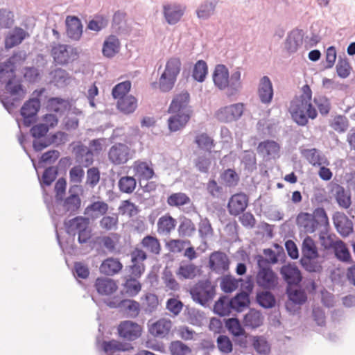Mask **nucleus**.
Returning a JSON list of instances; mask_svg holds the SVG:
<instances>
[{"instance_id":"obj_44","label":"nucleus","mask_w":355,"mask_h":355,"mask_svg":"<svg viewBox=\"0 0 355 355\" xmlns=\"http://www.w3.org/2000/svg\"><path fill=\"white\" fill-rule=\"evenodd\" d=\"M334 250L335 256L338 260L346 263H349L351 261L350 252L343 241L340 239L336 240Z\"/></svg>"},{"instance_id":"obj_48","label":"nucleus","mask_w":355,"mask_h":355,"mask_svg":"<svg viewBox=\"0 0 355 355\" xmlns=\"http://www.w3.org/2000/svg\"><path fill=\"white\" fill-rule=\"evenodd\" d=\"M125 294L129 297L136 296L141 289L140 282L135 277L127 279L123 284Z\"/></svg>"},{"instance_id":"obj_18","label":"nucleus","mask_w":355,"mask_h":355,"mask_svg":"<svg viewBox=\"0 0 355 355\" xmlns=\"http://www.w3.org/2000/svg\"><path fill=\"white\" fill-rule=\"evenodd\" d=\"M333 222L337 232L343 237L348 236L353 232V223L344 213H335Z\"/></svg>"},{"instance_id":"obj_29","label":"nucleus","mask_w":355,"mask_h":355,"mask_svg":"<svg viewBox=\"0 0 355 355\" xmlns=\"http://www.w3.org/2000/svg\"><path fill=\"white\" fill-rule=\"evenodd\" d=\"M263 319L260 311L251 309L244 316L243 324L248 328L256 329L262 325Z\"/></svg>"},{"instance_id":"obj_23","label":"nucleus","mask_w":355,"mask_h":355,"mask_svg":"<svg viewBox=\"0 0 355 355\" xmlns=\"http://www.w3.org/2000/svg\"><path fill=\"white\" fill-rule=\"evenodd\" d=\"M280 273L288 284H297L302 281V275L297 266L288 264L283 266Z\"/></svg>"},{"instance_id":"obj_30","label":"nucleus","mask_w":355,"mask_h":355,"mask_svg":"<svg viewBox=\"0 0 355 355\" xmlns=\"http://www.w3.org/2000/svg\"><path fill=\"white\" fill-rule=\"evenodd\" d=\"M122 263L115 258H108L100 266V271L106 275H114L122 269Z\"/></svg>"},{"instance_id":"obj_43","label":"nucleus","mask_w":355,"mask_h":355,"mask_svg":"<svg viewBox=\"0 0 355 355\" xmlns=\"http://www.w3.org/2000/svg\"><path fill=\"white\" fill-rule=\"evenodd\" d=\"M195 143L200 150L205 152L211 153L212 148L214 147V139L206 133L196 135Z\"/></svg>"},{"instance_id":"obj_13","label":"nucleus","mask_w":355,"mask_h":355,"mask_svg":"<svg viewBox=\"0 0 355 355\" xmlns=\"http://www.w3.org/2000/svg\"><path fill=\"white\" fill-rule=\"evenodd\" d=\"M119 336L128 341H133L139 338L142 332L141 325L130 320L122 321L118 327Z\"/></svg>"},{"instance_id":"obj_54","label":"nucleus","mask_w":355,"mask_h":355,"mask_svg":"<svg viewBox=\"0 0 355 355\" xmlns=\"http://www.w3.org/2000/svg\"><path fill=\"white\" fill-rule=\"evenodd\" d=\"M229 304H230V300H228L226 297H220L214 304V312L220 316L228 315L232 310Z\"/></svg>"},{"instance_id":"obj_59","label":"nucleus","mask_w":355,"mask_h":355,"mask_svg":"<svg viewBox=\"0 0 355 355\" xmlns=\"http://www.w3.org/2000/svg\"><path fill=\"white\" fill-rule=\"evenodd\" d=\"M131 88V83L128 80L120 83L115 85L112 92L114 98L120 99V98L126 97V94Z\"/></svg>"},{"instance_id":"obj_25","label":"nucleus","mask_w":355,"mask_h":355,"mask_svg":"<svg viewBox=\"0 0 355 355\" xmlns=\"http://www.w3.org/2000/svg\"><path fill=\"white\" fill-rule=\"evenodd\" d=\"M121 43L119 38L114 35H109L104 41L103 44V55L107 58L114 57L120 51Z\"/></svg>"},{"instance_id":"obj_36","label":"nucleus","mask_w":355,"mask_h":355,"mask_svg":"<svg viewBox=\"0 0 355 355\" xmlns=\"http://www.w3.org/2000/svg\"><path fill=\"white\" fill-rule=\"evenodd\" d=\"M280 150L279 144L273 140H266L259 143L257 152L261 155H275Z\"/></svg>"},{"instance_id":"obj_62","label":"nucleus","mask_w":355,"mask_h":355,"mask_svg":"<svg viewBox=\"0 0 355 355\" xmlns=\"http://www.w3.org/2000/svg\"><path fill=\"white\" fill-rule=\"evenodd\" d=\"M109 206L104 201H95L89 205L85 209V214L90 212L98 213L99 216H104L108 211Z\"/></svg>"},{"instance_id":"obj_11","label":"nucleus","mask_w":355,"mask_h":355,"mask_svg":"<svg viewBox=\"0 0 355 355\" xmlns=\"http://www.w3.org/2000/svg\"><path fill=\"white\" fill-rule=\"evenodd\" d=\"M52 56L58 64L64 65L75 60L78 53L76 49L71 46L58 44L53 48Z\"/></svg>"},{"instance_id":"obj_31","label":"nucleus","mask_w":355,"mask_h":355,"mask_svg":"<svg viewBox=\"0 0 355 355\" xmlns=\"http://www.w3.org/2000/svg\"><path fill=\"white\" fill-rule=\"evenodd\" d=\"M95 286L99 294L105 295L112 294L117 288L115 282L109 278H98Z\"/></svg>"},{"instance_id":"obj_15","label":"nucleus","mask_w":355,"mask_h":355,"mask_svg":"<svg viewBox=\"0 0 355 355\" xmlns=\"http://www.w3.org/2000/svg\"><path fill=\"white\" fill-rule=\"evenodd\" d=\"M185 10V6L176 3L163 5L164 18L170 25H175L180 21L184 14Z\"/></svg>"},{"instance_id":"obj_40","label":"nucleus","mask_w":355,"mask_h":355,"mask_svg":"<svg viewBox=\"0 0 355 355\" xmlns=\"http://www.w3.org/2000/svg\"><path fill=\"white\" fill-rule=\"evenodd\" d=\"M103 349L106 353H115L116 352H125L130 348V345L116 340L104 341L102 344Z\"/></svg>"},{"instance_id":"obj_10","label":"nucleus","mask_w":355,"mask_h":355,"mask_svg":"<svg viewBox=\"0 0 355 355\" xmlns=\"http://www.w3.org/2000/svg\"><path fill=\"white\" fill-rule=\"evenodd\" d=\"M244 112V104L237 103L220 107L216 112V118L223 123L238 121Z\"/></svg>"},{"instance_id":"obj_6","label":"nucleus","mask_w":355,"mask_h":355,"mask_svg":"<svg viewBox=\"0 0 355 355\" xmlns=\"http://www.w3.org/2000/svg\"><path fill=\"white\" fill-rule=\"evenodd\" d=\"M258 271L256 283L259 287L266 290H273L278 285V277L272 270L268 261L259 256L257 259Z\"/></svg>"},{"instance_id":"obj_37","label":"nucleus","mask_w":355,"mask_h":355,"mask_svg":"<svg viewBox=\"0 0 355 355\" xmlns=\"http://www.w3.org/2000/svg\"><path fill=\"white\" fill-rule=\"evenodd\" d=\"M301 251V258L318 257L319 256L315 241L309 236L303 240Z\"/></svg>"},{"instance_id":"obj_28","label":"nucleus","mask_w":355,"mask_h":355,"mask_svg":"<svg viewBox=\"0 0 355 355\" xmlns=\"http://www.w3.org/2000/svg\"><path fill=\"white\" fill-rule=\"evenodd\" d=\"M334 192V197L340 207L347 209L351 205V196L348 191L340 184H335L332 189Z\"/></svg>"},{"instance_id":"obj_64","label":"nucleus","mask_w":355,"mask_h":355,"mask_svg":"<svg viewBox=\"0 0 355 355\" xmlns=\"http://www.w3.org/2000/svg\"><path fill=\"white\" fill-rule=\"evenodd\" d=\"M81 200L78 194H71L64 202V207L71 213L76 211L80 207Z\"/></svg>"},{"instance_id":"obj_14","label":"nucleus","mask_w":355,"mask_h":355,"mask_svg":"<svg viewBox=\"0 0 355 355\" xmlns=\"http://www.w3.org/2000/svg\"><path fill=\"white\" fill-rule=\"evenodd\" d=\"M247 285L245 286L246 291H242L237 293L234 297L230 300V306L232 310L237 312H241L244 308H246L250 304V293L252 292L254 285L251 280L246 282Z\"/></svg>"},{"instance_id":"obj_34","label":"nucleus","mask_w":355,"mask_h":355,"mask_svg":"<svg viewBox=\"0 0 355 355\" xmlns=\"http://www.w3.org/2000/svg\"><path fill=\"white\" fill-rule=\"evenodd\" d=\"M137 107V100L132 95L120 98L117 101V108L126 114L134 112Z\"/></svg>"},{"instance_id":"obj_24","label":"nucleus","mask_w":355,"mask_h":355,"mask_svg":"<svg viewBox=\"0 0 355 355\" xmlns=\"http://www.w3.org/2000/svg\"><path fill=\"white\" fill-rule=\"evenodd\" d=\"M171 327V320L163 318L153 323L149 327L148 331L152 336L162 338L168 334Z\"/></svg>"},{"instance_id":"obj_27","label":"nucleus","mask_w":355,"mask_h":355,"mask_svg":"<svg viewBox=\"0 0 355 355\" xmlns=\"http://www.w3.org/2000/svg\"><path fill=\"white\" fill-rule=\"evenodd\" d=\"M46 106L49 110L62 115L69 110L71 103L69 100L60 97H52L48 100Z\"/></svg>"},{"instance_id":"obj_61","label":"nucleus","mask_w":355,"mask_h":355,"mask_svg":"<svg viewBox=\"0 0 355 355\" xmlns=\"http://www.w3.org/2000/svg\"><path fill=\"white\" fill-rule=\"evenodd\" d=\"M220 286L223 292L232 293L238 288L239 280L230 275H225L221 279Z\"/></svg>"},{"instance_id":"obj_3","label":"nucleus","mask_w":355,"mask_h":355,"mask_svg":"<svg viewBox=\"0 0 355 355\" xmlns=\"http://www.w3.org/2000/svg\"><path fill=\"white\" fill-rule=\"evenodd\" d=\"M241 71L236 67L230 75L227 67L223 64H217L213 72L214 85L220 90L227 89V95L232 96L238 94L242 88Z\"/></svg>"},{"instance_id":"obj_47","label":"nucleus","mask_w":355,"mask_h":355,"mask_svg":"<svg viewBox=\"0 0 355 355\" xmlns=\"http://www.w3.org/2000/svg\"><path fill=\"white\" fill-rule=\"evenodd\" d=\"M191 202L190 198L184 193L178 192L170 195L167 198V203L172 207H180Z\"/></svg>"},{"instance_id":"obj_2","label":"nucleus","mask_w":355,"mask_h":355,"mask_svg":"<svg viewBox=\"0 0 355 355\" xmlns=\"http://www.w3.org/2000/svg\"><path fill=\"white\" fill-rule=\"evenodd\" d=\"M189 94L187 92L178 94L171 101L168 113L171 116L168 119V129L176 132L183 128L191 117V110L188 107Z\"/></svg>"},{"instance_id":"obj_1","label":"nucleus","mask_w":355,"mask_h":355,"mask_svg":"<svg viewBox=\"0 0 355 355\" xmlns=\"http://www.w3.org/2000/svg\"><path fill=\"white\" fill-rule=\"evenodd\" d=\"M302 94L295 97L290 104L289 112L293 121L299 125L304 126L308 119H314L318 116L316 109L311 104L312 91L308 85L302 87Z\"/></svg>"},{"instance_id":"obj_32","label":"nucleus","mask_w":355,"mask_h":355,"mask_svg":"<svg viewBox=\"0 0 355 355\" xmlns=\"http://www.w3.org/2000/svg\"><path fill=\"white\" fill-rule=\"evenodd\" d=\"M157 225L159 234H167L175 229L177 221L169 214H166L158 219Z\"/></svg>"},{"instance_id":"obj_42","label":"nucleus","mask_w":355,"mask_h":355,"mask_svg":"<svg viewBox=\"0 0 355 355\" xmlns=\"http://www.w3.org/2000/svg\"><path fill=\"white\" fill-rule=\"evenodd\" d=\"M141 244L147 251L150 253L158 254L161 250L159 240L153 236L148 235L143 238Z\"/></svg>"},{"instance_id":"obj_5","label":"nucleus","mask_w":355,"mask_h":355,"mask_svg":"<svg viewBox=\"0 0 355 355\" xmlns=\"http://www.w3.org/2000/svg\"><path fill=\"white\" fill-rule=\"evenodd\" d=\"M181 60L173 57L166 63L165 69L161 74L158 82H153L150 86L154 89H159L162 93L169 92L173 89L181 69Z\"/></svg>"},{"instance_id":"obj_49","label":"nucleus","mask_w":355,"mask_h":355,"mask_svg":"<svg viewBox=\"0 0 355 355\" xmlns=\"http://www.w3.org/2000/svg\"><path fill=\"white\" fill-rule=\"evenodd\" d=\"M108 22L109 19L106 16L103 15H96L94 16L93 19L89 21L87 28L91 31L98 32L107 27Z\"/></svg>"},{"instance_id":"obj_22","label":"nucleus","mask_w":355,"mask_h":355,"mask_svg":"<svg viewBox=\"0 0 355 355\" xmlns=\"http://www.w3.org/2000/svg\"><path fill=\"white\" fill-rule=\"evenodd\" d=\"M218 0H204L196 10L198 18L200 20H207L215 13Z\"/></svg>"},{"instance_id":"obj_46","label":"nucleus","mask_w":355,"mask_h":355,"mask_svg":"<svg viewBox=\"0 0 355 355\" xmlns=\"http://www.w3.org/2000/svg\"><path fill=\"white\" fill-rule=\"evenodd\" d=\"M225 327L234 336H239L245 334V329L241 326L239 319L231 318L225 319Z\"/></svg>"},{"instance_id":"obj_60","label":"nucleus","mask_w":355,"mask_h":355,"mask_svg":"<svg viewBox=\"0 0 355 355\" xmlns=\"http://www.w3.org/2000/svg\"><path fill=\"white\" fill-rule=\"evenodd\" d=\"M24 78L30 83L39 82L42 78V71L35 67H26L24 68Z\"/></svg>"},{"instance_id":"obj_9","label":"nucleus","mask_w":355,"mask_h":355,"mask_svg":"<svg viewBox=\"0 0 355 355\" xmlns=\"http://www.w3.org/2000/svg\"><path fill=\"white\" fill-rule=\"evenodd\" d=\"M26 59V53L18 52L14 53L5 62H0V83L6 84L12 78H15L16 62L18 60Z\"/></svg>"},{"instance_id":"obj_35","label":"nucleus","mask_w":355,"mask_h":355,"mask_svg":"<svg viewBox=\"0 0 355 355\" xmlns=\"http://www.w3.org/2000/svg\"><path fill=\"white\" fill-rule=\"evenodd\" d=\"M135 176L139 178V182L147 181L154 175V171L146 162H136L134 165Z\"/></svg>"},{"instance_id":"obj_58","label":"nucleus","mask_w":355,"mask_h":355,"mask_svg":"<svg viewBox=\"0 0 355 355\" xmlns=\"http://www.w3.org/2000/svg\"><path fill=\"white\" fill-rule=\"evenodd\" d=\"M52 81L55 86L62 87L67 85L69 78V73L62 69H56L51 72Z\"/></svg>"},{"instance_id":"obj_63","label":"nucleus","mask_w":355,"mask_h":355,"mask_svg":"<svg viewBox=\"0 0 355 355\" xmlns=\"http://www.w3.org/2000/svg\"><path fill=\"white\" fill-rule=\"evenodd\" d=\"M198 232L200 238L207 239L214 234L211 223L207 218H201L198 224Z\"/></svg>"},{"instance_id":"obj_19","label":"nucleus","mask_w":355,"mask_h":355,"mask_svg":"<svg viewBox=\"0 0 355 355\" xmlns=\"http://www.w3.org/2000/svg\"><path fill=\"white\" fill-rule=\"evenodd\" d=\"M274 95L272 83L267 76H263L258 86V96L260 101L263 104H270Z\"/></svg>"},{"instance_id":"obj_26","label":"nucleus","mask_w":355,"mask_h":355,"mask_svg":"<svg viewBox=\"0 0 355 355\" xmlns=\"http://www.w3.org/2000/svg\"><path fill=\"white\" fill-rule=\"evenodd\" d=\"M28 36V33L20 27H15L5 38V47L12 49L20 44Z\"/></svg>"},{"instance_id":"obj_53","label":"nucleus","mask_w":355,"mask_h":355,"mask_svg":"<svg viewBox=\"0 0 355 355\" xmlns=\"http://www.w3.org/2000/svg\"><path fill=\"white\" fill-rule=\"evenodd\" d=\"M118 215L113 214L112 216H103L99 221V226L106 231L116 230L118 227Z\"/></svg>"},{"instance_id":"obj_16","label":"nucleus","mask_w":355,"mask_h":355,"mask_svg":"<svg viewBox=\"0 0 355 355\" xmlns=\"http://www.w3.org/2000/svg\"><path fill=\"white\" fill-rule=\"evenodd\" d=\"M40 108L39 99L34 98L24 103L21 108V115L24 118V124L30 126L35 119V116Z\"/></svg>"},{"instance_id":"obj_21","label":"nucleus","mask_w":355,"mask_h":355,"mask_svg":"<svg viewBox=\"0 0 355 355\" xmlns=\"http://www.w3.org/2000/svg\"><path fill=\"white\" fill-rule=\"evenodd\" d=\"M67 34L69 37L78 40L83 34V24L78 17L67 16L66 18Z\"/></svg>"},{"instance_id":"obj_51","label":"nucleus","mask_w":355,"mask_h":355,"mask_svg":"<svg viewBox=\"0 0 355 355\" xmlns=\"http://www.w3.org/2000/svg\"><path fill=\"white\" fill-rule=\"evenodd\" d=\"M313 102L322 116H326L329 114L331 109V104L330 100L327 97L324 96H315Z\"/></svg>"},{"instance_id":"obj_55","label":"nucleus","mask_w":355,"mask_h":355,"mask_svg":"<svg viewBox=\"0 0 355 355\" xmlns=\"http://www.w3.org/2000/svg\"><path fill=\"white\" fill-rule=\"evenodd\" d=\"M318 257L301 258L300 263L302 266L310 272H320L322 267L320 263L315 261Z\"/></svg>"},{"instance_id":"obj_52","label":"nucleus","mask_w":355,"mask_h":355,"mask_svg":"<svg viewBox=\"0 0 355 355\" xmlns=\"http://www.w3.org/2000/svg\"><path fill=\"white\" fill-rule=\"evenodd\" d=\"M252 346L255 351L260 354L267 355L270 351L269 343L263 336H253Z\"/></svg>"},{"instance_id":"obj_41","label":"nucleus","mask_w":355,"mask_h":355,"mask_svg":"<svg viewBox=\"0 0 355 355\" xmlns=\"http://www.w3.org/2000/svg\"><path fill=\"white\" fill-rule=\"evenodd\" d=\"M288 297L289 301L286 303V307L287 309H290V306L293 304L302 305L305 303L307 300L305 292L299 289L288 291Z\"/></svg>"},{"instance_id":"obj_39","label":"nucleus","mask_w":355,"mask_h":355,"mask_svg":"<svg viewBox=\"0 0 355 355\" xmlns=\"http://www.w3.org/2000/svg\"><path fill=\"white\" fill-rule=\"evenodd\" d=\"M208 73V67L205 61L200 60L196 62L192 71V78L199 83L205 81Z\"/></svg>"},{"instance_id":"obj_38","label":"nucleus","mask_w":355,"mask_h":355,"mask_svg":"<svg viewBox=\"0 0 355 355\" xmlns=\"http://www.w3.org/2000/svg\"><path fill=\"white\" fill-rule=\"evenodd\" d=\"M256 300L259 305L264 309H271L276 304L275 297L269 291L257 293Z\"/></svg>"},{"instance_id":"obj_17","label":"nucleus","mask_w":355,"mask_h":355,"mask_svg":"<svg viewBox=\"0 0 355 355\" xmlns=\"http://www.w3.org/2000/svg\"><path fill=\"white\" fill-rule=\"evenodd\" d=\"M248 205V196L240 193L234 194L231 197L227 205V208L231 215L236 216L245 210Z\"/></svg>"},{"instance_id":"obj_50","label":"nucleus","mask_w":355,"mask_h":355,"mask_svg":"<svg viewBox=\"0 0 355 355\" xmlns=\"http://www.w3.org/2000/svg\"><path fill=\"white\" fill-rule=\"evenodd\" d=\"M15 22L14 13L8 8L0 9V30L10 28Z\"/></svg>"},{"instance_id":"obj_57","label":"nucleus","mask_w":355,"mask_h":355,"mask_svg":"<svg viewBox=\"0 0 355 355\" xmlns=\"http://www.w3.org/2000/svg\"><path fill=\"white\" fill-rule=\"evenodd\" d=\"M136 184V180L133 177L125 176L120 178L118 185L121 192L131 193L134 191Z\"/></svg>"},{"instance_id":"obj_45","label":"nucleus","mask_w":355,"mask_h":355,"mask_svg":"<svg viewBox=\"0 0 355 355\" xmlns=\"http://www.w3.org/2000/svg\"><path fill=\"white\" fill-rule=\"evenodd\" d=\"M5 89L11 96H17L23 97L25 94V91L23 89V86L19 80L16 77L12 78L6 84H5Z\"/></svg>"},{"instance_id":"obj_4","label":"nucleus","mask_w":355,"mask_h":355,"mask_svg":"<svg viewBox=\"0 0 355 355\" xmlns=\"http://www.w3.org/2000/svg\"><path fill=\"white\" fill-rule=\"evenodd\" d=\"M297 225L304 232L312 234L329 226V220L324 208L318 207L312 214L300 212L296 218Z\"/></svg>"},{"instance_id":"obj_33","label":"nucleus","mask_w":355,"mask_h":355,"mask_svg":"<svg viewBox=\"0 0 355 355\" xmlns=\"http://www.w3.org/2000/svg\"><path fill=\"white\" fill-rule=\"evenodd\" d=\"M119 309L128 317L135 318L140 312V304L133 300H120Z\"/></svg>"},{"instance_id":"obj_8","label":"nucleus","mask_w":355,"mask_h":355,"mask_svg":"<svg viewBox=\"0 0 355 355\" xmlns=\"http://www.w3.org/2000/svg\"><path fill=\"white\" fill-rule=\"evenodd\" d=\"M89 225V219L83 216H76L64 222L67 233L72 236L78 234V241L80 244L87 243L91 238Z\"/></svg>"},{"instance_id":"obj_12","label":"nucleus","mask_w":355,"mask_h":355,"mask_svg":"<svg viewBox=\"0 0 355 355\" xmlns=\"http://www.w3.org/2000/svg\"><path fill=\"white\" fill-rule=\"evenodd\" d=\"M209 267L215 273L223 275L229 270V258L225 253L220 251H215L209 256Z\"/></svg>"},{"instance_id":"obj_20","label":"nucleus","mask_w":355,"mask_h":355,"mask_svg":"<svg viewBox=\"0 0 355 355\" xmlns=\"http://www.w3.org/2000/svg\"><path fill=\"white\" fill-rule=\"evenodd\" d=\"M304 33L302 30L294 29L287 35L284 47L289 53H295L303 42Z\"/></svg>"},{"instance_id":"obj_56","label":"nucleus","mask_w":355,"mask_h":355,"mask_svg":"<svg viewBox=\"0 0 355 355\" xmlns=\"http://www.w3.org/2000/svg\"><path fill=\"white\" fill-rule=\"evenodd\" d=\"M327 228L328 227H327L325 230L321 229L320 230L319 239L320 244L325 249H334L336 243V240L334 239L336 235L328 234Z\"/></svg>"},{"instance_id":"obj_7","label":"nucleus","mask_w":355,"mask_h":355,"mask_svg":"<svg viewBox=\"0 0 355 355\" xmlns=\"http://www.w3.org/2000/svg\"><path fill=\"white\" fill-rule=\"evenodd\" d=\"M216 285L209 279L198 281L190 288V294L193 300L202 306L208 305L216 295Z\"/></svg>"}]
</instances>
